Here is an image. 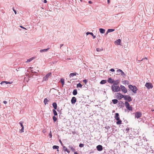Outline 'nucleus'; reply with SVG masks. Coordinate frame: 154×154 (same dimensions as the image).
Instances as JSON below:
<instances>
[{"mask_svg": "<svg viewBox=\"0 0 154 154\" xmlns=\"http://www.w3.org/2000/svg\"><path fill=\"white\" fill-rule=\"evenodd\" d=\"M112 89L113 92H118L120 91V88L119 86H115L112 85Z\"/></svg>", "mask_w": 154, "mask_h": 154, "instance_id": "obj_1", "label": "nucleus"}, {"mask_svg": "<svg viewBox=\"0 0 154 154\" xmlns=\"http://www.w3.org/2000/svg\"><path fill=\"white\" fill-rule=\"evenodd\" d=\"M112 89L113 92H118L120 91V88L119 86H115L112 85Z\"/></svg>", "mask_w": 154, "mask_h": 154, "instance_id": "obj_2", "label": "nucleus"}, {"mask_svg": "<svg viewBox=\"0 0 154 154\" xmlns=\"http://www.w3.org/2000/svg\"><path fill=\"white\" fill-rule=\"evenodd\" d=\"M128 88L131 90L133 92L136 93L137 91V88L135 86H132L131 85H128Z\"/></svg>", "mask_w": 154, "mask_h": 154, "instance_id": "obj_3", "label": "nucleus"}, {"mask_svg": "<svg viewBox=\"0 0 154 154\" xmlns=\"http://www.w3.org/2000/svg\"><path fill=\"white\" fill-rule=\"evenodd\" d=\"M51 73L49 72L48 74H47L44 77L43 79V81H46L48 80V78L51 76Z\"/></svg>", "mask_w": 154, "mask_h": 154, "instance_id": "obj_4", "label": "nucleus"}, {"mask_svg": "<svg viewBox=\"0 0 154 154\" xmlns=\"http://www.w3.org/2000/svg\"><path fill=\"white\" fill-rule=\"evenodd\" d=\"M124 99L125 100L128 102H130L132 101L131 97L128 95H124Z\"/></svg>", "mask_w": 154, "mask_h": 154, "instance_id": "obj_5", "label": "nucleus"}, {"mask_svg": "<svg viewBox=\"0 0 154 154\" xmlns=\"http://www.w3.org/2000/svg\"><path fill=\"white\" fill-rule=\"evenodd\" d=\"M145 86L148 89L152 88L153 87L152 84L150 82L146 83Z\"/></svg>", "mask_w": 154, "mask_h": 154, "instance_id": "obj_6", "label": "nucleus"}, {"mask_svg": "<svg viewBox=\"0 0 154 154\" xmlns=\"http://www.w3.org/2000/svg\"><path fill=\"white\" fill-rule=\"evenodd\" d=\"M120 88L122 91L124 93H126L127 92V89L125 88V86L122 85H121L120 86Z\"/></svg>", "mask_w": 154, "mask_h": 154, "instance_id": "obj_7", "label": "nucleus"}, {"mask_svg": "<svg viewBox=\"0 0 154 154\" xmlns=\"http://www.w3.org/2000/svg\"><path fill=\"white\" fill-rule=\"evenodd\" d=\"M142 116V114L140 112H137L135 113V116L136 118L138 119Z\"/></svg>", "mask_w": 154, "mask_h": 154, "instance_id": "obj_8", "label": "nucleus"}, {"mask_svg": "<svg viewBox=\"0 0 154 154\" xmlns=\"http://www.w3.org/2000/svg\"><path fill=\"white\" fill-rule=\"evenodd\" d=\"M13 83L12 82H8V81H2L1 82L0 84L4 86L5 85H6L8 84H11Z\"/></svg>", "mask_w": 154, "mask_h": 154, "instance_id": "obj_9", "label": "nucleus"}, {"mask_svg": "<svg viewBox=\"0 0 154 154\" xmlns=\"http://www.w3.org/2000/svg\"><path fill=\"white\" fill-rule=\"evenodd\" d=\"M97 150L99 151H100L103 150V147L101 145H98L96 147Z\"/></svg>", "mask_w": 154, "mask_h": 154, "instance_id": "obj_10", "label": "nucleus"}, {"mask_svg": "<svg viewBox=\"0 0 154 154\" xmlns=\"http://www.w3.org/2000/svg\"><path fill=\"white\" fill-rule=\"evenodd\" d=\"M76 99L75 97H73L71 100V102L72 104H74L76 102Z\"/></svg>", "mask_w": 154, "mask_h": 154, "instance_id": "obj_11", "label": "nucleus"}, {"mask_svg": "<svg viewBox=\"0 0 154 154\" xmlns=\"http://www.w3.org/2000/svg\"><path fill=\"white\" fill-rule=\"evenodd\" d=\"M118 94L119 95V96H118V99L119 100H120L122 98H124V95H122V94H121L120 93H118Z\"/></svg>", "mask_w": 154, "mask_h": 154, "instance_id": "obj_12", "label": "nucleus"}, {"mask_svg": "<svg viewBox=\"0 0 154 154\" xmlns=\"http://www.w3.org/2000/svg\"><path fill=\"white\" fill-rule=\"evenodd\" d=\"M114 80L113 79H111V78H109L107 80V82L108 83L113 84V83Z\"/></svg>", "mask_w": 154, "mask_h": 154, "instance_id": "obj_13", "label": "nucleus"}, {"mask_svg": "<svg viewBox=\"0 0 154 154\" xmlns=\"http://www.w3.org/2000/svg\"><path fill=\"white\" fill-rule=\"evenodd\" d=\"M115 119L116 120H119L120 119V118L119 117V113H115Z\"/></svg>", "mask_w": 154, "mask_h": 154, "instance_id": "obj_14", "label": "nucleus"}, {"mask_svg": "<svg viewBox=\"0 0 154 154\" xmlns=\"http://www.w3.org/2000/svg\"><path fill=\"white\" fill-rule=\"evenodd\" d=\"M78 74L76 72L72 73L70 74L69 75V77L70 78H71L72 77H73L74 76L76 75H78Z\"/></svg>", "mask_w": 154, "mask_h": 154, "instance_id": "obj_15", "label": "nucleus"}, {"mask_svg": "<svg viewBox=\"0 0 154 154\" xmlns=\"http://www.w3.org/2000/svg\"><path fill=\"white\" fill-rule=\"evenodd\" d=\"M86 34L87 35H88L89 34H90V35H91L93 37V38H96L95 35H94V34H93V33L92 32H86Z\"/></svg>", "mask_w": 154, "mask_h": 154, "instance_id": "obj_16", "label": "nucleus"}, {"mask_svg": "<svg viewBox=\"0 0 154 154\" xmlns=\"http://www.w3.org/2000/svg\"><path fill=\"white\" fill-rule=\"evenodd\" d=\"M119 83V80H117L115 81L114 80L112 85H118Z\"/></svg>", "mask_w": 154, "mask_h": 154, "instance_id": "obj_17", "label": "nucleus"}, {"mask_svg": "<svg viewBox=\"0 0 154 154\" xmlns=\"http://www.w3.org/2000/svg\"><path fill=\"white\" fill-rule=\"evenodd\" d=\"M52 105L55 109H57V105L56 102L53 103H52Z\"/></svg>", "mask_w": 154, "mask_h": 154, "instance_id": "obj_18", "label": "nucleus"}, {"mask_svg": "<svg viewBox=\"0 0 154 154\" xmlns=\"http://www.w3.org/2000/svg\"><path fill=\"white\" fill-rule=\"evenodd\" d=\"M49 49V48H48L47 49H41L40 50V52L41 53L46 52H47L48 51Z\"/></svg>", "mask_w": 154, "mask_h": 154, "instance_id": "obj_19", "label": "nucleus"}, {"mask_svg": "<svg viewBox=\"0 0 154 154\" xmlns=\"http://www.w3.org/2000/svg\"><path fill=\"white\" fill-rule=\"evenodd\" d=\"M121 42V40L120 39H118L116 41H115V44H117V45H120V43Z\"/></svg>", "mask_w": 154, "mask_h": 154, "instance_id": "obj_20", "label": "nucleus"}, {"mask_svg": "<svg viewBox=\"0 0 154 154\" xmlns=\"http://www.w3.org/2000/svg\"><path fill=\"white\" fill-rule=\"evenodd\" d=\"M99 31L100 33L103 34L105 32V30L102 28H100L99 29Z\"/></svg>", "mask_w": 154, "mask_h": 154, "instance_id": "obj_21", "label": "nucleus"}, {"mask_svg": "<svg viewBox=\"0 0 154 154\" xmlns=\"http://www.w3.org/2000/svg\"><path fill=\"white\" fill-rule=\"evenodd\" d=\"M77 91L76 89H74L73 90V92H72V94L74 95H75L77 94Z\"/></svg>", "mask_w": 154, "mask_h": 154, "instance_id": "obj_22", "label": "nucleus"}, {"mask_svg": "<svg viewBox=\"0 0 154 154\" xmlns=\"http://www.w3.org/2000/svg\"><path fill=\"white\" fill-rule=\"evenodd\" d=\"M63 148L65 151H66L68 153L70 152V151L68 150L65 146H63Z\"/></svg>", "mask_w": 154, "mask_h": 154, "instance_id": "obj_23", "label": "nucleus"}, {"mask_svg": "<svg viewBox=\"0 0 154 154\" xmlns=\"http://www.w3.org/2000/svg\"><path fill=\"white\" fill-rule=\"evenodd\" d=\"M96 50L98 52H100L103 51V48H97Z\"/></svg>", "mask_w": 154, "mask_h": 154, "instance_id": "obj_24", "label": "nucleus"}, {"mask_svg": "<svg viewBox=\"0 0 154 154\" xmlns=\"http://www.w3.org/2000/svg\"><path fill=\"white\" fill-rule=\"evenodd\" d=\"M125 106L126 107V108L128 107V106H130V104L127 101H125Z\"/></svg>", "mask_w": 154, "mask_h": 154, "instance_id": "obj_25", "label": "nucleus"}, {"mask_svg": "<svg viewBox=\"0 0 154 154\" xmlns=\"http://www.w3.org/2000/svg\"><path fill=\"white\" fill-rule=\"evenodd\" d=\"M112 102L114 104H116L118 102V100L117 99H113L112 100Z\"/></svg>", "mask_w": 154, "mask_h": 154, "instance_id": "obj_26", "label": "nucleus"}, {"mask_svg": "<svg viewBox=\"0 0 154 154\" xmlns=\"http://www.w3.org/2000/svg\"><path fill=\"white\" fill-rule=\"evenodd\" d=\"M129 111H132L133 108L131 106H129L126 108Z\"/></svg>", "mask_w": 154, "mask_h": 154, "instance_id": "obj_27", "label": "nucleus"}, {"mask_svg": "<svg viewBox=\"0 0 154 154\" xmlns=\"http://www.w3.org/2000/svg\"><path fill=\"white\" fill-rule=\"evenodd\" d=\"M106 80H103L101 81L100 82V84H103L106 83Z\"/></svg>", "mask_w": 154, "mask_h": 154, "instance_id": "obj_28", "label": "nucleus"}, {"mask_svg": "<svg viewBox=\"0 0 154 154\" xmlns=\"http://www.w3.org/2000/svg\"><path fill=\"white\" fill-rule=\"evenodd\" d=\"M82 85L80 83H79L77 85V88H82Z\"/></svg>", "mask_w": 154, "mask_h": 154, "instance_id": "obj_29", "label": "nucleus"}, {"mask_svg": "<svg viewBox=\"0 0 154 154\" xmlns=\"http://www.w3.org/2000/svg\"><path fill=\"white\" fill-rule=\"evenodd\" d=\"M49 101V100L48 99H47V98L45 99L44 102V104L45 105L46 104H47V102Z\"/></svg>", "mask_w": 154, "mask_h": 154, "instance_id": "obj_30", "label": "nucleus"}, {"mask_svg": "<svg viewBox=\"0 0 154 154\" xmlns=\"http://www.w3.org/2000/svg\"><path fill=\"white\" fill-rule=\"evenodd\" d=\"M53 112L54 113V116H56L57 115V113L56 112V111L55 110V109H53Z\"/></svg>", "mask_w": 154, "mask_h": 154, "instance_id": "obj_31", "label": "nucleus"}, {"mask_svg": "<svg viewBox=\"0 0 154 154\" xmlns=\"http://www.w3.org/2000/svg\"><path fill=\"white\" fill-rule=\"evenodd\" d=\"M117 121H118L117 122H116V124H117V125H121L122 124V121L120 120V119L119 120H117Z\"/></svg>", "mask_w": 154, "mask_h": 154, "instance_id": "obj_32", "label": "nucleus"}, {"mask_svg": "<svg viewBox=\"0 0 154 154\" xmlns=\"http://www.w3.org/2000/svg\"><path fill=\"white\" fill-rule=\"evenodd\" d=\"M60 81L61 82L62 85H64V79H61L60 80Z\"/></svg>", "mask_w": 154, "mask_h": 154, "instance_id": "obj_33", "label": "nucleus"}, {"mask_svg": "<svg viewBox=\"0 0 154 154\" xmlns=\"http://www.w3.org/2000/svg\"><path fill=\"white\" fill-rule=\"evenodd\" d=\"M115 29H108V32H113L115 31Z\"/></svg>", "mask_w": 154, "mask_h": 154, "instance_id": "obj_34", "label": "nucleus"}, {"mask_svg": "<svg viewBox=\"0 0 154 154\" xmlns=\"http://www.w3.org/2000/svg\"><path fill=\"white\" fill-rule=\"evenodd\" d=\"M146 60V61H147L146 63H147V62H148V61L147 60V58L146 57L144 58H143L140 60H138V61H143V60Z\"/></svg>", "mask_w": 154, "mask_h": 154, "instance_id": "obj_35", "label": "nucleus"}, {"mask_svg": "<svg viewBox=\"0 0 154 154\" xmlns=\"http://www.w3.org/2000/svg\"><path fill=\"white\" fill-rule=\"evenodd\" d=\"M59 148V146H57L54 145V146H53V148L54 149H58Z\"/></svg>", "mask_w": 154, "mask_h": 154, "instance_id": "obj_36", "label": "nucleus"}, {"mask_svg": "<svg viewBox=\"0 0 154 154\" xmlns=\"http://www.w3.org/2000/svg\"><path fill=\"white\" fill-rule=\"evenodd\" d=\"M53 120L54 121V122H56L57 120V118L55 116H54L53 117Z\"/></svg>", "mask_w": 154, "mask_h": 154, "instance_id": "obj_37", "label": "nucleus"}, {"mask_svg": "<svg viewBox=\"0 0 154 154\" xmlns=\"http://www.w3.org/2000/svg\"><path fill=\"white\" fill-rule=\"evenodd\" d=\"M33 59V58H32L28 59L27 61H26V62L28 63L30 62Z\"/></svg>", "mask_w": 154, "mask_h": 154, "instance_id": "obj_38", "label": "nucleus"}, {"mask_svg": "<svg viewBox=\"0 0 154 154\" xmlns=\"http://www.w3.org/2000/svg\"><path fill=\"white\" fill-rule=\"evenodd\" d=\"M122 72V70L120 69H118L117 70V72L119 73V74H120V73Z\"/></svg>", "mask_w": 154, "mask_h": 154, "instance_id": "obj_39", "label": "nucleus"}, {"mask_svg": "<svg viewBox=\"0 0 154 154\" xmlns=\"http://www.w3.org/2000/svg\"><path fill=\"white\" fill-rule=\"evenodd\" d=\"M69 148H70L73 151H74L75 150V149L73 148V147L71 146H69Z\"/></svg>", "mask_w": 154, "mask_h": 154, "instance_id": "obj_40", "label": "nucleus"}, {"mask_svg": "<svg viewBox=\"0 0 154 154\" xmlns=\"http://www.w3.org/2000/svg\"><path fill=\"white\" fill-rule=\"evenodd\" d=\"M121 75L123 77H124L125 76V73L123 72V71H122V72H121Z\"/></svg>", "mask_w": 154, "mask_h": 154, "instance_id": "obj_41", "label": "nucleus"}, {"mask_svg": "<svg viewBox=\"0 0 154 154\" xmlns=\"http://www.w3.org/2000/svg\"><path fill=\"white\" fill-rule=\"evenodd\" d=\"M23 122H19V124H20V125L22 127H23L24 126L23 125Z\"/></svg>", "mask_w": 154, "mask_h": 154, "instance_id": "obj_42", "label": "nucleus"}, {"mask_svg": "<svg viewBox=\"0 0 154 154\" xmlns=\"http://www.w3.org/2000/svg\"><path fill=\"white\" fill-rule=\"evenodd\" d=\"M20 133H22L24 132V127L22 128L20 130Z\"/></svg>", "mask_w": 154, "mask_h": 154, "instance_id": "obj_43", "label": "nucleus"}, {"mask_svg": "<svg viewBox=\"0 0 154 154\" xmlns=\"http://www.w3.org/2000/svg\"><path fill=\"white\" fill-rule=\"evenodd\" d=\"M84 146V144H83L80 143L79 145V146L80 147H83Z\"/></svg>", "mask_w": 154, "mask_h": 154, "instance_id": "obj_44", "label": "nucleus"}, {"mask_svg": "<svg viewBox=\"0 0 154 154\" xmlns=\"http://www.w3.org/2000/svg\"><path fill=\"white\" fill-rule=\"evenodd\" d=\"M105 128L106 129L108 130L110 128V127L109 126H106L105 127Z\"/></svg>", "mask_w": 154, "mask_h": 154, "instance_id": "obj_45", "label": "nucleus"}, {"mask_svg": "<svg viewBox=\"0 0 154 154\" xmlns=\"http://www.w3.org/2000/svg\"><path fill=\"white\" fill-rule=\"evenodd\" d=\"M13 11H14V12L15 14H17V11H16L14 9V8H13Z\"/></svg>", "mask_w": 154, "mask_h": 154, "instance_id": "obj_46", "label": "nucleus"}, {"mask_svg": "<svg viewBox=\"0 0 154 154\" xmlns=\"http://www.w3.org/2000/svg\"><path fill=\"white\" fill-rule=\"evenodd\" d=\"M49 135L50 138H51L52 137V135L51 134V131H50V133L49 134Z\"/></svg>", "mask_w": 154, "mask_h": 154, "instance_id": "obj_47", "label": "nucleus"}, {"mask_svg": "<svg viewBox=\"0 0 154 154\" xmlns=\"http://www.w3.org/2000/svg\"><path fill=\"white\" fill-rule=\"evenodd\" d=\"M83 82H84L85 84H86L87 82V81L86 79H85L83 80Z\"/></svg>", "mask_w": 154, "mask_h": 154, "instance_id": "obj_48", "label": "nucleus"}, {"mask_svg": "<svg viewBox=\"0 0 154 154\" xmlns=\"http://www.w3.org/2000/svg\"><path fill=\"white\" fill-rule=\"evenodd\" d=\"M110 70L112 72H114L115 71V70L113 69H110Z\"/></svg>", "mask_w": 154, "mask_h": 154, "instance_id": "obj_49", "label": "nucleus"}, {"mask_svg": "<svg viewBox=\"0 0 154 154\" xmlns=\"http://www.w3.org/2000/svg\"><path fill=\"white\" fill-rule=\"evenodd\" d=\"M20 26L21 28H23V29H26V28H25V27H24L23 26Z\"/></svg>", "mask_w": 154, "mask_h": 154, "instance_id": "obj_50", "label": "nucleus"}, {"mask_svg": "<svg viewBox=\"0 0 154 154\" xmlns=\"http://www.w3.org/2000/svg\"><path fill=\"white\" fill-rule=\"evenodd\" d=\"M129 128H126V131H128L129 130Z\"/></svg>", "mask_w": 154, "mask_h": 154, "instance_id": "obj_51", "label": "nucleus"}, {"mask_svg": "<svg viewBox=\"0 0 154 154\" xmlns=\"http://www.w3.org/2000/svg\"><path fill=\"white\" fill-rule=\"evenodd\" d=\"M63 44H61L60 45V48H61V47L63 46Z\"/></svg>", "mask_w": 154, "mask_h": 154, "instance_id": "obj_52", "label": "nucleus"}, {"mask_svg": "<svg viewBox=\"0 0 154 154\" xmlns=\"http://www.w3.org/2000/svg\"><path fill=\"white\" fill-rule=\"evenodd\" d=\"M3 103L5 104H6L7 103V102L6 101H3Z\"/></svg>", "mask_w": 154, "mask_h": 154, "instance_id": "obj_53", "label": "nucleus"}, {"mask_svg": "<svg viewBox=\"0 0 154 154\" xmlns=\"http://www.w3.org/2000/svg\"><path fill=\"white\" fill-rule=\"evenodd\" d=\"M88 3L89 4H92V2L91 1H89Z\"/></svg>", "mask_w": 154, "mask_h": 154, "instance_id": "obj_54", "label": "nucleus"}, {"mask_svg": "<svg viewBox=\"0 0 154 154\" xmlns=\"http://www.w3.org/2000/svg\"><path fill=\"white\" fill-rule=\"evenodd\" d=\"M44 2L46 3L47 2V1L46 0H44Z\"/></svg>", "mask_w": 154, "mask_h": 154, "instance_id": "obj_55", "label": "nucleus"}, {"mask_svg": "<svg viewBox=\"0 0 154 154\" xmlns=\"http://www.w3.org/2000/svg\"><path fill=\"white\" fill-rule=\"evenodd\" d=\"M109 32H108V31H107V32H106V33L105 34V35H107L108 33H109Z\"/></svg>", "mask_w": 154, "mask_h": 154, "instance_id": "obj_56", "label": "nucleus"}, {"mask_svg": "<svg viewBox=\"0 0 154 154\" xmlns=\"http://www.w3.org/2000/svg\"><path fill=\"white\" fill-rule=\"evenodd\" d=\"M46 132V131L45 130H43V133H44Z\"/></svg>", "mask_w": 154, "mask_h": 154, "instance_id": "obj_57", "label": "nucleus"}, {"mask_svg": "<svg viewBox=\"0 0 154 154\" xmlns=\"http://www.w3.org/2000/svg\"><path fill=\"white\" fill-rule=\"evenodd\" d=\"M74 154H78V153L77 152H75L74 153Z\"/></svg>", "mask_w": 154, "mask_h": 154, "instance_id": "obj_58", "label": "nucleus"}, {"mask_svg": "<svg viewBox=\"0 0 154 154\" xmlns=\"http://www.w3.org/2000/svg\"><path fill=\"white\" fill-rule=\"evenodd\" d=\"M107 2H108V3H109V2H110V0H107Z\"/></svg>", "mask_w": 154, "mask_h": 154, "instance_id": "obj_59", "label": "nucleus"}, {"mask_svg": "<svg viewBox=\"0 0 154 154\" xmlns=\"http://www.w3.org/2000/svg\"><path fill=\"white\" fill-rule=\"evenodd\" d=\"M125 83H126L127 82H128V81H125Z\"/></svg>", "mask_w": 154, "mask_h": 154, "instance_id": "obj_60", "label": "nucleus"}, {"mask_svg": "<svg viewBox=\"0 0 154 154\" xmlns=\"http://www.w3.org/2000/svg\"><path fill=\"white\" fill-rule=\"evenodd\" d=\"M60 143L61 144H62V143L61 141V140H60Z\"/></svg>", "mask_w": 154, "mask_h": 154, "instance_id": "obj_61", "label": "nucleus"}, {"mask_svg": "<svg viewBox=\"0 0 154 154\" xmlns=\"http://www.w3.org/2000/svg\"><path fill=\"white\" fill-rule=\"evenodd\" d=\"M56 109L57 110V111H59V109Z\"/></svg>", "mask_w": 154, "mask_h": 154, "instance_id": "obj_62", "label": "nucleus"}, {"mask_svg": "<svg viewBox=\"0 0 154 154\" xmlns=\"http://www.w3.org/2000/svg\"><path fill=\"white\" fill-rule=\"evenodd\" d=\"M81 2H82V0H80Z\"/></svg>", "mask_w": 154, "mask_h": 154, "instance_id": "obj_63", "label": "nucleus"}]
</instances>
